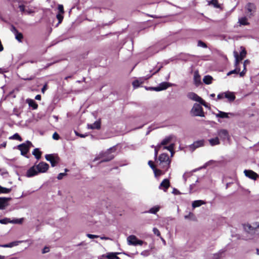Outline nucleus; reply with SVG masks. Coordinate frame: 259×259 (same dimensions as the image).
I'll use <instances>...</instances> for the list:
<instances>
[{
  "label": "nucleus",
  "instance_id": "61",
  "mask_svg": "<svg viewBox=\"0 0 259 259\" xmlns=\"http://www.w3.org/2000/svg\"><path fill=\"white\" fill-rule=\"evenodd\" d=\"M76 135L79 136L81 138H84L87 136L86 135H82V134H79L77 133V132H75Z\"/></svg>",
  "mask_w": 259,
  "mask_h": 259
},
{
  "label": "nucleus",
  "instance_id": "25",
  "mask_svg": "<svg viewBox=\"0 0 259 259\" xmlns=\"http://www.w3.org/2000/svg\"><path fill=\"white\" fill-rule=\"evenodd\" d=\"M205 204V202L201 200H195L192 202V206L193 208H195L197 207H199L201 205Z\"/></svg>",
  "mask_w": 259,
  "mask_h": 259
},
{
  "label": "nucleus",
  "instance_id": "32",
  "mask_svg": "<svg viewBox=\"0 0 259 259\" xmlns=\"http://www.w3.org/2000/svg\"><path fill=\"white\" fill-rule=\"evenodd\" d=\"M27 103H28L29 106L32 107V108L33 109H36L38 107L37 104L33 100H32V99L28 100Z\"/></svg>",
  "mask_w": 259,
  "mask_h": 259
},
{
  "label": "nucleus",
  "instance_id": "12",
  "mask_svg": "<svg viewBox=\"0 0 259 259\" xmlns=\"http://www.w3.org/2000/svg\"><path fill=\"white\" fill-rule=\"evenodd\" d=\"M218 135L223 141L228 140L230 136L227 130L221 129L218 131Z\"/></svg>",
  "mask_w": 259,
  "mask_h": 259
},
{
  "label": "nucleus",
  "instance_id": "38",
  "mask_svg": "<svg viewBox=\"0 0 259 259\" xmlns=\"http://www.w3.org/2000/svg\"><path fill=\"white\" fill-rule=\"evenodd\" d=\"M9 139H12V140H19L20 141H22V139L19 135V134H17V133H16L14 135H13L12 136L10 137L9 138Z\"/></svg>",
  "mask_w": 259,
  "mask_h": 259
},
{
  "label": "nucleus",
  "instance_id": "63",
  "mask_svg": "<svg viewBox=\"0 0 259 259\" xmlns=\"http://www.w3.org/2000/svg\"><path fill=\"white\" fill-rule=\"evenodd\" d=\"M5 174H7V172L4 171L3 169L0 168V174H1L2 175H3Z\"/></svg>",
  "mask_w": 259,
  "mask_h": 259
},
{
  "label": "nucleus",
  "instance_id": "14",
  "mask_svg": "<svg viewBox=\"0 0 259 259\" xmlns=\"http://www.w3.org/2000/svg\"><path fill=\"white\" fill-rule=\"evenodd\" d=\"M19 8L22 14L29 15L33 13V11L29 6L20 5Z\"/></svg>",
  "mask_w": 259,
  "mask_h": 259
},
{
  "label": "nucleus",
  "instance_id": "54",
  "mask_svg": "<svg viewBox=\"0 0 259 259\" xmlns=\"http://www.w3.org/2000/svg\"><path fill=\"white\" fill-rule=\"evenodd\" d=\"M141 254L144 256H147L149 255V252L148 250H144L141 253Z\"/></svg>",
  "mask_w": 259,
  "mask_h": 259
},
{
  "label": "nucleus",
  "instance_id": "26",
  "mask_svg": "<svg viewBox=\"0 0 259 259\" xmlns=\"http://www.w3.org/2000/svg\"><path fill=\"white\" fill-rule=\"evenodd\" d=\"M209 143L211 146L219 145L220 144V140L218 137L212 138L208 140Z\"/></svg>",
  "mask_w": 259,
  "mask_h": 259
},
{
  "label": "nucleus",
  "instance_id": "9",
  "mask_svg": "<svg viewBox=\"0 0 259 259\" xmlns=\"http://www.w3.org/2000/svg\"><path fill=\"white\" fill-rule=\"evenodd\" d=\"M172 85V84L167 82H162L160 83L158 86L156 87H151L149 88V90L154 91L156 92H159L162 90H166L168 87Z\"/></svg>",
  "mask_w": 259,
  "mask_h": 259
},
{
  "label": "nucleus",
  "instance_id": "5",
  "mask_svg": "<svg viewBox=\"0 0 259 259\" xmlns=\"http://www.w3.org/2000/svg\"><path fill=\"white\" fill-rule=\"evenodd\" d=\"M191 113L195 116H204V113L203 112L202 107L199 104L197 103L194 104L193 107L191 109Z\"/></svg>",
  "mask_w": 259,
  "mask_h": 259
},
{
  "label": "nucleus",
  "instance_id": "59",
  "mask_svg": "<svg viewBox=\"0 0 259 259\" xmlns=\"http://www.w3.org/2000/svg\"><path fill=\"white\" fill-rule=\"evenodd\" d=\"M50 249H49V248L48 247H45L43 250H42V253H47V252H48L49 251Z\"/></svg>",
  "mask_w": 259,
  "mask_h": 259
},
{
  "label": "nucleus",
  "instance_id": "58",
  "mask_svg": "<svg viewBox=\"0 0 259 259\" xmlns=\"http://www.w3.org/2000/svg\"><path fill=\"white\" fill-rule=\"evenodd\" d=\"M201 101H200L199 102V103H200L201 104L203 105L204 106L207 107V105L206 103L202 98H201Z\"/></svg>",
  "mask_w": 259,
  "mask_h": 259
},
{
  "label": "nucleus",
  "instance_id": "22",
  "mask_svg": "<svg viewBox=\"0 0 259 259\" xmlns=\"http://www.w3.org/2000/svg\"><path fill=\"white\" fill-rule=\"evenodd\" d=\"M194 82L196 86H198L201 83V77L197 71L194 73Z\"/></svg>",
  "mask_w": 259,
  "mask_h": 259
},
{
  "label": "nucleus",
  "instance_id": "49",
  "mask_svg": "<svg viewBox=\"0 0 259 259\" xmlns=\"http://www.w3.org/2000/svg\"><path fill=\"white\" fill-rule=\"evenodd\" d=\"M161 148H159L158 147V145L157 147H155V152H154V156H155V158L157 156L158 150H160Z\"/></svg>",
  "mask_w": 259,
  "mask_h": 259
},
{
  "label": "nucleus",
  "instance_id": "16",
  "mask_svg": "<svg viewBox=\"0 0 259 259\" xmlns=\"http://www.w3.org/2000/svg\"><path fill=\"white\" fill-rule=\"evenodd\" d=\"M246 13L249 16H252L255 11V6L253 4L249 3L246 6Z\"/></svg>",
  "mask_w": 259,
  "mask_h": 259
},
{
  "label": "nucleus",
  "instance_id": "52",
  "mask_svg": "<svg viewBox=\"0 0 259 259\" xmlns=\"http://www.w3.org/2000/svg\"><path fill=\"white\" fill-rule=\"evenodd\" d=\"M87 235L88 237H89L90 239L97 238L99 237V236L98 235H93L91 234H88Z\"/></svg>",
  "mask_w": 259,
  "mask_h": 259
},
{
  "label": "nucleus",
  "instance_id": "43",
  "mask_svg": "<svg viewBox=\"0 0 259 259\" xmlns=\"http://www.w3.org/2000/svg\"><path fill=\"white\" fill-rule=\"evenodd\" d=\"M10 222V220L9 219L5 218L4 219L0 220V223L3 224H7Z\"/></svg>",
  "mask_w": 259,
  "mask_h": 259
},
{
  "label": "nucleus",
  "instance_id": "39",
  "mask_svg": "<svg viewBox=\"0 0 259 259\" xmlns=\"http://www.w3.org/2000/svg\"><path fill=\"white\" fill-rule=\"evenodd\" d=\"M23 219H14L12 221L10 220V223H13V224H21L23 222Z\"/></svg>",
  "mask_w": 259,
  "mask_h": 259
},
{
  "label": "nucleus",
  "instance_id": "51",
  "mask_svg": "<svg viewBox=\"0 0 259 259\" xmlns=\"http://www.w3.org/2000/svg\"><path fill=\"white\" fill-rule=\"evenodd\" d=\"M66 175V174L65 172L63 173H60L57 177V179L58 180H61L63 179V177Z\"/></svg>",
  "mask_w": 259,
  "mask_h": 259
},
{
  "label": "nucleus",
  "instance_id": "20",
  "mask_svg": "<svg viewBox=\"0 0 259 259\" xmlns=\"http://www.w3.org/2000/svg\"><path fill=\"white\" fill-rule=\"evenodd\" d=\"M169 185L170 184L169 180L167 179H165L160 183L159 186V188L166 192V190L169 187Z\"/></svg>",
  "mask_w": 259,
  "mask_h": 259
},
{
  "label": "nucleus",
  "instance_id": "50",
  "mask_svg": "<svg viewBox=\"0 0 259 259\" xmlns=\"http://www.w3.org/2000/svg\"><path fill=\"white\" fill-rule=\"evenodd\" d=\"M53 138L55 140H58L59 139L60 136L56 132H55L53 135Z\"/></svg>",
  "mask_w": 259,
  "mask_h": 259
},
{
  "label": "nucleus",
  "instance_id": "3",
  "mask_svg": "<svg viewBox=\"0 0 259 259\" xmlns=\"http://www.w3.org/2000/svg\"><path fill=\"white\" fill-rule=\"evenodd\" d=\"M160 161V164L161 166L167 169L169 167V165L170 163V160L168 157V155L167 154L163 153L160 155L158 158Z\"/></svg>",
  "mask_w": 259,
  "mask_h": 259
},
{
  "label": "nucleus",
  "instance_id": "29",
  "mask_svg": "<svg viewBox=\"0 0 259 259\" xmlns=\"http://www.w3.org/2000/svg\"><path fill=\"white\" fill-rule=\"evenodd\" d=\"M238 23L240 25H247L249 24V23L247 21V19L245 17L239 18Z\"/></svg>",
  "mask_w": 259,
  "mask_h": 259
},
{
  "label": "nucleus",
  "instance_id": "55",
  "mask_svg": "<svg viewBox=\"0 0 259 259\" xmlns=\"http://www.w3.org/2000/svg\"><path fill=\"white\" fill-rule=\"evenodd\" d=\"M11 30L14 34H15L18 32V31L17 30V29L14 26H12Z\"/></svg>",
  "mask_w": 259,
  "mask_h": 259
},
{
  "label": "nucleus",
  "instance_id": "53",
  "mask_svg": "<svg viewBox=\"0 0 259 259\" xmlns=\"http://www.w3.org/2000/svg\"><path fill=\"white\" fill-rule=\"evenodd\" d=\"M58 10L60 13L63 14L64 13V9L63 6L62 5H59L58 6Z\"/></svg>",
  "mask_w": 259,
  "mask_h": 259
},
{
  "label": "nucleus",
  "instance_id": "11",
  "mask_svg": "<svg viewBox=\"0 0 259 259\" xmlns=\"http://www.w3.org/2000/svg\"><path fill=\"white\" fill-rule=\"evenodd\" d=\"M204 145V140H200L194 142L192 144L189 146V148L191 152H193L196 148L203 146Z\"/></svg>",
  "mask_w": 259,
  "mask_h": 259
},
{
  "label": "nucleus",
  "instance_id": "19",
  "mask_svg": "<svg viewBox=\"0 0 259 259\" xmlns=\"http://www.w3.org/2000/svg\"><path fill=\"white\" fill-rule=\"evenodd\" d=\"M10 198L0 197V209H4L8 205V201Z\"/></svg>",
  "mask_w": 259,
  "mask_h": 259
},
{
  "label": "nucleus",
  "instance_id": "23",
  "mask_svg": "<svg viewBox=\"0 0 259 259\" xmlns=\"http://www.w3.org/2000/svg\"><path fill=\"white\" fill-rule=\"evenodd\" d=\"M225 97L227 98L229 102H233L235 99V96L234 93L229 91L225 92Z\"/></svg>",
  "mask_w": 259,
  "mask_h": 259
},
{
  "label": "nucleus",
  "instance_id": "45",
  "mask_svg": "<svg viewBox=\"0 0 259 259\" xmlns=\"http://www.w3.org/2000/svg\"><path fill=\"white\" fill-rule=\"evenodd\" d=\"M184 218L185 219H193V218H194V215L192 212H189V214L185 215Z\"/></svg>",
  "mask_w": 259,
  "mask_h": 259
},
{
  "label": "nucleus",
  "instance_id": "64",
  "mask_svg": "<svg viewBox=\"0 0 259 259\" xmlns=\"http://www.w3.org/2000/svg\"><path fill=\"white\" fill-rule=\"evenodd\" d=\"M172 193H173L174 194H177L179 193V191H178V190H177V189H174Z\"/></svg>",
  "mask_w": 259,
  "mask_h": 259
},
{
  "label": "nucleus",
  "instance_id": "18",
  "mask_svg": "<svg viewBox=\"0 0 259 259\" xmlns=\"http://www.w3.org/2000/svg\"><path fill=\"white\" fill-rule=\"evenodd\" d=\"M244 173L246 177L253 180H256L258 176L256 173L251 170H245Z\"/></svg>",
  "mask_w": 259,
  "mask_h": 259
},
{
  "label": "nucleus",
  "instance_id": "62",
  "mask_svg": "<svg viewBox=\"0 0 259 259\" xmlns=\"http://www.w3.org/2000/svg\"><path fill=\"white\" fill-rule=\"evenodd\" d=\"M35 99L37 100H40L41 99V96L40 95H37L35 96Z\"/></svg>",
  "mask_w": 259,
  "mask_h": 259
},
{
  "label": "nucleus",
  "instance_id": "33",
  "mask_svg": "<svg viewBox=\"0 0 259 259\" xmlns=\"http://www.w3.org/2000/svg\"><path fill=\"white\" fill-rule=\"evenodd\" d=\"M212 77L210 75H206L203 79V82L206 84H209L211 83Z\"/></svg>",
  "mask_w": 259,
  "mask_h": 259
},
{
  "label": "nucleus",
  "instance_id": "15",
  "mask_svg": "<svg viewBox=\"0 0 259 259\" xmlns=\"http://www.w3.org/2000/svg\"><path fill=\"white\" fill-rule=\"evenodd\" d=\"M217 118H229V115H230L232 116H234V114L233 113H227L221 111H218L217 113H214Z\"/></svg>",
  "mask_w": 259,
  "mask_h": 259
},
{
  "label": "nucleus",
  "instance_id": "28",
  "mask_svg": "<svg viewBox=\"0 0 259 259\" xmlns=\"http://www.w3.org/2000/svg\"><path fill=\"white\" fill-rule=\"evenodd\" d=\"M198 182V180H197L195 184H193L190 185V193H193L198 190L199 188L197 186L196 183Z\"/></svg>",
  "mask_w": 259,
  "mask_h": 259
},
{
  "label": "nucleus",
  "instance_id": "56",
  "mask_svg": "<svg viewBox=\"0 0 259 259\" xmlns=\"http://www.w3.org/2000/svg\"><path fill=\"white\" fill-rule=\"evenodd\" d=\"M148 164L150 166V167L153 169L154 170L155 166L153 164V163L152 161L150 160L148 161Z\"/></svg>",
  "mask_w": 259,
  "mask_h": 259
},
{
  "label": "nucleus",
  "instance_id": "10",
  "mask_svg": "<svg viewBox=\"0 0 259 259\" xmlns=\"http://www.w3.org/2000/svg\"><path fill=\"white\" fill-rule=\"evenodd\" d=\"M45 158L47 161L50 162L52 167L55 166L59 161V158L58 156H55L52 154H47Z\"/></svg>",
  "mask_w": 259,
  "mask_h": 259
},
{
  "label": "nucleus",
  "instance_id": "1",
  "mask_svg": "<svg viewBox=\"0 0 259 259\" xmlns=\"http://www.w3.org/2000/svg\"><path fill=\"white\" fill-rule=\"evenodd\" d=\"M49 165L45 162H41L38 164L30 167L26 172V176L28 178L37 175L38 173L46 172L49 169Z\"/></svg>",
  "mask_w": 259,
  "mask_h": 259
},
{
  "label": "nucleus",
  "instance_id": "37",
  "mask_svg": "<svg viewBox=\"0 0 259 259\" xmlns=\"http://www.w3.org/2000/svg\"><path fill=\"white\" fill-rule=\"evenodd\" d=\"M160 207L159 206H156L153 207H152L149 210V212L153 214L156 213L159 210Z\"/></svg>",
  "mask_w": 259,
  "mask_h": 259
},
{
  "label": "nucleus",
  "instance_id": "31",
  "mask_svg": "<svg viewBox=\"0 0 259 259\" xmlns=\"http://www.w3.org/2000/svg\"><path fill=\"white\" fill-rule=\"evenodd\" d=\"M32 154L37 159H40L41 153L38 148H35L32 152Z\"/></svg>",
  "mask_w": 259,
  "mask_h": 259
},
{
  "label": "nucleus",
  "instance_id": "46",
  "mask_svg": "<svg viewBox=\"0 0 259 259\" xmlns=\"http://www.w3.org/2000/svg\"><path fill=\"white\" fill-rule=\"evenodd\" d=\"M153 232L154 234H155L156 235H157V236H160V233L159 231L157 228H154L153 229Z\"/></svg>",
  "mask_w": 259,
  "mask_h": 259
},
{
  "label": "nucleus",
  "instance_id": "42",
  "mask_svg": "<svg viewBox=\"0 0 259 259\" xmlns=\"http://www.w3.org/2000/svg\"><path fill=\"white\" fill-rule=\"evenodd\" d=\"M63 14H61V13H59L57 15V18L58 19L59 22H58V24H60L61 23V22L63 20V16L62 15Z\"/></svg>",
  "mask_w": 259,
  "mask_h": 259
},
{
  "label": "nucleus",
  "instance_id": "17",
  "mask_svg": "<svg viewBox=\"0 0 259 259\" xmlns=\"http://www.w3.org/2000/svg\"><path fill=\"white\" fill-rule=\"evenodd\" d=\"M257 228L252 226L251 225L247 224L244 225V230L248 232L253 233L258 231L259 225L257 226Z\"/></svg>",
  "mask_w": 259,
  "mask_h": 259
},
{
  "label": "nucleus",
  "instance_id": "21",
  "mask_svg": "<svg viewBox=\"0 0 259 259\" xmlns=\"http://www.w3.org/2000/svg\"><path fill=\"white\" fill-rule=\"evenodd\" d=\"M187 97L193 101L199 102L201 101V98L198 96L196 94L193 92H190L187 94Z\"/></svg>",
  "mask_w": 259,
  "mask_h": 259
},
{
  "label": "nucleus",
  "instance_id": "7",
  "mask_svg": "<svg viewBox=\"0 0 259 259\" xmlns=\"http://www.w3.org/2000/svg\"><path fill=\"white\" fill-rule=\"evenodd\" d=\"M127 243L130 245H142L144 242L142 240H139L135 235H130L127 238Z\"/></svg>",
  "mask_w": 259,
  "mask_h": 259
},
{
  "label": "nucleus",
  "instance_id": "13",
  "mask_svg": "<svg viewBox=\"0 0 259 259\" xmlns=\"http://www.w3.org/2000/svg\"><path fill=\"white\" fill-rule=\"evenodd\" d=\"M151 76H152V75L147 76L146 77H141L138 79L134 80L132 83L133 87L135 88H137L140 87V85L141 84H142L145 80H146L147 79H148Z\"/></svg>",
  "mask_w": 259,
  "mask_h": 259
},
{
  "label": "nucleus",
  "instance_id": "44",
  "mask_svg": "<svg viewBox=\"0 0 259 259\" xmlns=\"http://www.w3.org/2000/svg\"><path fill=\"white\" fill-rule=\"evenodd\" d=\"M198 46L200 47L204 48H207L206 45L204 42L202 41L201 40H199L198 41Z\"/></svg>",
  "mask_w": 259,
  "mask_h": 259
},
{
  "label": "nucleus",
  "instance_id": "41",
  "mask_svg": "<svg viewBox=\"0 0 259 259\" xmlns=\"http://www.w3.org/2000/svg\"><path fill=\"white\" fill-rule=\"evenodd\" d=\"M223 251H220L218 253L213 254L212 259H220L222 256Z\"/></svg>",
  "mask_w": 259,
  "mask_h": 259
},
{
  "label": "nucleus",
  "instance_id": "57",
  "mask_svg": "<svg viewBox=\"0 0 259 259\" xmlns=\"http://www.w3.org/2000/svg\"><path fill=\"white\" fill-rule=\"evenodd\" d=\"M189 176V174L185 173L183 176V178L185 182L186 181L187 177Z\"/></svg>",
  "mask_w": 259,
  "mask_h": 259
},
{
  "label": "nucleus",
  "instance_id": "34",
  "mask_svg": "<svg viewBox=\"0 0 259 259\" xmlns=\"http://www.w3.org/2000/svg\"><path fill=\"white\" fill-rule=\"evenodd\" d=\"M11 191V189L3 187L0 185V194H7Z\"/></svg>",
  "mask_w": 259,
  "mask_h": 259
},
{
  "label": "nucleus",
  "instance_id": "8",
  "mask_svg": "<svg viewBox=\"0 0 259 259\" xmlns=\"http://www.w3.org/2000/svg\"><path fill=\"white\" fill-rule=\"evenodd\" d=\"M114 148H110L104 154H103V159L102 160L101 162H106L112 160L114 158V155L111 153L112 152L114 151Z\"/></svg>",
  "mask_w": 259,
  "mask_h": 259
},
{
  "label": "nucleus",
  "instance_id": "47",
  "mask_svg": "<svg viewBox=\"0 0 259 259\" xmlns=\"http://www.w3.org/2000/svg\"><path fill=\"white\" fill-rule=\"evenodd\" d=\"M153 171L156 177L160 175L161 174V170L156 169L155 167L154 168V170H153Z\"/></svg>",
  "mask_w": 259,
  "mask_h": 259
},
{
  "label": "nucleus",
  "instance_id": "36",
  "mask_svg": "<svg viewBox=\"0 0 259 259\" xmlns=\"http://www.w3.org/2000/svg\"><path fill=\"white\" fill-rule=\"evenodd\" d=\"M249 61L248 60H246L243 63L244 69L240 73V76L242 77L244 76L246 72V65L248 64Z\"/></svg>",
  "mask_w": 259,
  "mask_h": 259
},
{
  "label": "nucleus",
  "instance_id": "35",
  "mask_svg": "<svg viewBox=\"0 0 259 259\" xmlns=\"http://www.w3.org/2000/svg\"><path fill=\"white\" fill-rule=\"evenodd\" d=\"M15 38L20 42L22 41L23 35L22 33L18 32L15 34Z\"/></svg>",
  "mask_w": 259,
  "mask_h": 259
},
{
  "label": "nucleus",
  "instance_id": "40",
  "mask_svg": "<svg viewBox=\"0 0 259 259\" xmlns=\"http://www.w3.org/2000/svg\"><path fill=\"white\" fill-rule=\"evenodd\" d=\"M209 4H211L215 8H220V5L219 4H218V1L217 0H211L210 2H209Z\"/></svg>",
  "mask_w": 259,
  "mask_h": 259
},
{
  "label": "nucleus",
  "instance_id": "24",
  "mask_svg": "<svg viewBox=\"0 0 259 259\" xmlns=\"http://www.w3.org/2000/svg\"><path fill=\"white\" fill-rule=\"evenodd\" d=\"M240 50L241 52L240 53V55L239 56V63L245 57L246 55V51L245 48L241 47Z\"/></svg>",
  "mask_w": 259,
  "mask_h": 259
},
{
  "label": "nucleus",
  "instance_id": "48",
  "mask_svg": "<svg viewBox=\"0 0 259 259\" xmlns=\"http://www.w3.org/2000/svg\"><path fill=\"white\" fill-rule=\"evenodd\" d=\"M224 98H225V92L219 94L217 96V99H218V100L222 99H224Z\"/></svg>",
  "mask_w": 259,
  "mask_h": 259
},
{
  "label": "nucleus",
  "instance_id": "30",
  "mask_svg": "<svg viewBox=\"0 0 259 259\" xmlns=\"http://www.w3.org/2000/svg\"><path fill=\"white\" fill-rule=\"evenodd\" d=\"M117 253H109L106 255H103V257H106L107 259H119L116 255Z\"/></svg>",
  "mask_w": 259,
  "mask_h": 259
},
{
  "label": "nucleus",
  "instance_id": "60",
  "mask_svg": "<svg viewBox=\"0 0 259 259\" xmlns=\"http://www.w3.org/2000/svg\"><path fill=\"white\" fill-rule=\"evenodd\" d=\"M47 89V84H46L44 85L43 88L41 89V92L42 93H44L46 91V90Z\"/></svg>",
  "mask_w": 259,
  "mask_h": 259
},
{
  "label": "nucleus",
  "instance_id": "6",
  "mask_svg": "<svg viewBox=\"0 0 259 259\" xmlns=\"http://www.w3.org/2000/svg\"><path fill=\"white\" fill-rule=\"evenodd\" d=\"M233 54H234V56L235 57V69H234L233 70H232V71H229L228 73H227V75H230L232 74H238V73H240L241 72H240V68L238 67V65H239V55H238V53L237 51H234V52H233Z\"/></svg>",
  "mask_w": 259,
  "mask_h": 259
},
{
  "label": "nucleus",
  "instance_id": "4",
  "mask_svg": "<svg viewBox=\"0 0 259 259\" xmlns=\"http://www.w3.org/2000/svg\"><path fill=\"white\" fill-rule=\"evenodd\" d=\"M31 147H33L31 142L27 141L25 143H22L17 146V149L21 151V154L26 156Z\"/></svg>",
  "mask_w": 259,
  "mask_h": 259
},
{
  "label": "nucleus",
  "instance_id": "2",
  "mask_svg": "<svg viewBox=\"0 0 259 259\" xmlns=\"http://www.w3.org/2000/svg\"><path fill=\"white\" fill-rule=\"evenodd\" d=\"M174 138V136L172 135L167 137L158 145V147L159 148H162L163 150L167 149L171 153V156H173L174 154V148L175 145L174 144H170L168 146H166V145L169 144Z\"/></svg>",
  "mask_w": 259,
  "mask_h": 259
},
{
  "label": "nucleus",
  "instance_id": "27",
  "mask_svg": "<svg viewBox=\"0 0 259 259\" xmlns=\"http://www.w3.org/2000/svg\"><path fill=\"white\" fill-rule=\"evenodd\" d=\"M88 127L90 129H99L100 128V122L96 121L93 124H88Z\"/></svg>",
  "mask_w": 259,
  "mask_h": 259
}]
</instances>
